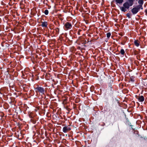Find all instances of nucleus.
I'll list each match as a JSON object with an SVG mask.
<instances>
[{
	"instance_id": "f257e3e1",
	"label": "nucleus",
	"mask_w": 147,
	"mask_h": 147,
	"mask_svg": "<svg viewBox=\"0 0 147 147\" xmlns=\"http://www.w3.org/2000/svg\"><path fill=\"white\" fill-rule=\"evenodd\" d=\"M135 0H127L123 4V6L121 7L120 9L121 11L125 12L127 9H128L129 7L131 6L134 4Z\"/></svg>"
},
{
	"instance_id": "f03ea898",
	"label": "nucleus",
	"mask_w": 147,
	"mask_h": 147,
	"mask_svg": "<svg viewBox=\"0 0 147 147\" xmlns=\"http://www.w3.org/2000/svg\"><path fill=\"white\" fill-rule=\"evenodd\" d=\"M72 26V24L71 22H66L64 25V29L65 30L70 29L71 28Z\"/></svg>"
},
{
	"instance_id": "7ed1b4c3",
	"label": "nucleus",
	"mask_w": 147,
	"mask_h": 147,
	"mask_svg": "<svg viewBox=\"0 0 147 147\" xmlns=\"http://www.w3.org/2000/svg\"><path fill=\"white\" fill-rule=\"evenodd\" d=\"M141 9L140 7L137 6L136 7H134L131 10V12L134 14L137 13Z\"/></svg>"
},
{
	"instance_id": "20e7f679",
	"label": "nucleus",
	"mask_w": 147,
	"mask_h": 147,
	"mask_svg": "<svg viewBox=\"0 0 147 147\" xmlns=\"http://www.w3.org/2000/svg\"><path fill=\"white\" fill-rule=\"evenodd\" d=\"M36 89L41 94H44L45 90L44 88L41 87H38L36 88Z\"/></svg>"
},
{
	"instance_id": "39448f33",
	"label": "nucleus",
	"mask_w": 147,
	"mask_h": 147,
	"mask_svg": "<svg viewBox=\"0 0 147 147\" xmlns=\"http://www.w3.org/2000/svg\"><path fill=\"white\" fill-rule=\"evenodd\" d=\"M71 130V128L68 126H65L63 128V131L64 133H67Z\"/></svg>"
},
{
	"instance_id": "423d86ee",
	"label": "nucleus",
	"mask_w": 147,
	"mask_h": 147,
	"mask_svg": "<svg viewBox=\"0 0 147 147\" xmlns=\"http://www.w3.org/2000/svg\"><path fill=\"white\" fill-rule=\"evenodd\" d=\"M138 3L139 4V5H137L138 7H140L141 8V9H142L143 7L142 5L144 3L143 0H139Z\"/></svg>"
},
{
	"instance_id": "0eeeda50",
	"label": "nucleus",
	"mask_w": 147,
	"mask_h": 147,
	"mask_svg": "<svg viewBox=\"0 0 147 147\" xmlns=\"http://www.w3.org/2000/svg\"><path fill=\"white\" fill-rule=\"evenodd\" d=\"M138 99L139 101L140 102H143L144 100V97L142 95L140 96Z\"/></svg>"
},
{
	"instance_id": "6e6552de",
	"label": "nucleus",
	"mask_w": 147,
	"mask_h": 147,
	"mask_svg": "<svg viewBox=\"0 0 147 147\" xmlns=\"http://www.w3.org/2000/svg\"><path fill=\"white\" fill-rule=\"evenodd\" d=\"M48 25L47 22L46 21L42 22L41 26L42 27H47Z\"/></svg>"
},
{
	"instance_id": "1a4fd4ad",
	"label": "nucleus",
	"mask_w": 147,
	"mask_h": 147,
	"mask_svg": "<svg viewBox=\"0 0 147 147\" xmlns=\"http://www.w3.org/2000/svg\"><path fill=\"white\" fill-rule=\"evenodd\" d=\"M124 0H115V3L117 5L121 4L123 1Z\"/></svg>"
},
{
	"instance_id": "9d476101",
	"label": "nucleus",
	"mask_w": 147,
	"mask_h": 147,
	"mask_svg": "<svg viewBox=\"0 0 147 147\" xmlns=\"http://www.w3.org/2000/svg\"><path fill=\"white\" fill-rule=\"evenodd\" d=\"M134 44L137 47H138L139 46V42L138 40H135L134 41Z\"/></svg>"
},
{
	"instance_id": "9b49d317",
	"label": "nucleus",
	"mask_w": 147,
	"mask_h": 147,
	"mask_svg": "<svg viewBox=\"0 0 147 147\" xmlns=\"http://www.w3.org/2000/svg\"><path fill=\"white\" fill-rule=\"evenodd\" d=\"M125 51L123 49H121L120 51V53L123 55L125 53Z\"/></svg>"
},
{
	"instance_id": "f8f14e48",
	"label": "nucleus",
	"mask_w": 147,
	"mask_h": 147,
	"mask_svg": "<svg viewBox=\"0 0 147 147\" xmlns=\"http://www.w3.org/2000/svg\"><path fill=\"white\" fill-rule=\"evenodd\" d=\"M44 13L45 15H47L49 13V11L47 9H46L44 11Z\"/></svg>"
},
{
	"instance_id": "ddd939ff",
	"label": "nucleus",
	"mask_w": 147,
	"mask_h": 147,
	"mask_svg": "<svg viewBox=\"0 0 147 147\" xmlns=\"http://www.w3.org/2000/svg\"><path fill=\"white\" fill-rule=\"evenodd\" d=\"M111 35V33L110 32H108L107 34V38L110 37Z\"/></svg>"
},
{
	"instance_id": "4468645a",
	"label": "nucleus",
	"mask_w": 147,
	"mask_h": 147,
	"mask_svg": "<svg viewBox=\"0 0 147 147\" xmlns=\"http://www.w3.org/2000/svg\"><path fill=\"white\" fill-rule=\"evenodd\" d=\"M127 16L129 18H131V17H130V14L129 13H127Z\"/></svg>"
},
{
	"instance_id": "2eb2a0df",
	"label": "nucleus",
	"mask_w": 147,
	"mask_h": 147,
	"mask_svg": "<svg viewBox=\"0 0 147 147\" xmlns=\"http://www.w3.org/2000/svg\"><path fill=\"white\" fill-rule=\"evenodd\" d=\"M145 12L147 14V9H146L145 10Z\"/></svg>"
}]
</instances>
